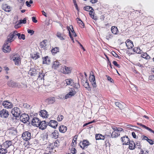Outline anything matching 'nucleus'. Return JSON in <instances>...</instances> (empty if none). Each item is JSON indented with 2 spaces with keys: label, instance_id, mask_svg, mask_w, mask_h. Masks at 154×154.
Masks as SVG:
<instances>
[{
  "label": "nucleus",
  "instance_id": "nucleus-18",
  "mask_svg": "<svg viewBox=\"0 0 154 154\" xmlns=\"http://www.w3.org/2000/svg\"><path fill=\"white\" fill-rule=\"evenodd\" d=\"M70 91L65 95V98L66 99L71 97L76 94V92L73 88H71Z\"/></svg>",
  "mask_w": 154,
  "mask_h": 154
},
{
  "label": "nucleus",
  "instance_id": "nucleus-34",
  "mask_svg": "<svg viewBox=\"0 0 154 154\" xmlns=\"http://www.w3.org/2000/svg\"><path fill=\"white\" fill-rule=\"evenodd\" d=\"M39 53L38 52L32 53L31 54V57L34 60H36L40 57Z\"/></svg>",
  "mask_w": 154,
  "mask_h": 154
},
{
  "label": "nucleus",
  "instance_id": "nucleus-53",
  "mask_svg": "<svg viewBox=\"0 0 154 154\" xmlns=\"http://www.w3.org/2000/svg\"><path fill=\"white\" fill-rule=\"evenodd\" d=\"M59 51V48L58 47H55L51 50V52L52 53L56 54Z\"/></svg>",
  "mask_w": 154,
  "mask_h": 154
},
{
  "label": "nucleus",
  "instance_id": "nucleus-21",
  "mask_svg": "<svg viewBox=\"0 0 154 154\" xmlns=\"http://www.w3.org/2000/svg\"><path fill=\"white\" fill-rule=\"evenodd\" d=\"M66 28L69 31V32L70 33L71 32H72V34H71V35L72 36H73L74 37H76L77 36V35L74 30L72 26L70 25L69 26H67Z\"/></svg>",
  "mask_w": 154,
  "mask_h": 154
},
{
  "label": "nucleus",
  "instance_id": "nucleus-64",
  "mask_svg": "<svg viewBox=\"0 0 154 154\" xmlns=\"http://www.w3.org/2000/svg\"><path fill=\"white\" fill-rule=\"evenodd\" d=\"M148 79L149 80H153L154 81V75H151L149 76Z\"/></svg>",
  "mask_w": 154,
  "mask_h": 154
},
{
  "label": "nucleus",
  "instance_id": "nucleus-11",
  "mask_svg": "<svg viewBox=\"0 0 154 154\" xmlns=\"http://www.w3.org/2000/svg\"><path fill=\"white\" fill-rule=\"evenodd\" d=\"M11 112L14 116L15 117L18 116H20V109L17 107H14L12 109Z\"/></svg>",
  "mask_w": 154,
  "mask_h": 154
},
{
  "label": "nucleus",
  "instance_id": "nucleus-6",
  "mask_svg": "<svg viewBox=\"0 0 154 154\" xmlns=\"http://www.w3.org/2000/svg\"><path fill=\"white\" fill-rule=\"evenodd\" d=\"M90 144L89 142L87 140H83L82 141L80 142L79 145L80 147L82 149L87 148Z\"/></svg>",
  "mask_w": 154,
  "mask_h": 154
},
{
  "label": "nucleus",
  "instance_id": "nucleus-22",
  "mask_svg": "<svg viewBox=\"0 0 154 154\" xmlns=\"http://www.w3.org/2000/svg\"><path fill=\"white\" fill-rule=\"evenodd\" d=\"M2 9L5 11L9 12L11 11L10 6L8 5L7 4H3L2 5Z\"/></svg>",
  "mask_w": 154,
  "mask_h": 154
},
{
  "label": "nucleus",
  "instance_id": "nucleus-13",
  "mask_svg": "<svg viewBox=\"0 0 154 154\" xmlns=\"http://www.w3.org/2000/svg\"><path fill=\"white\" fill-rule=\"evenodd\" d=\"M16 32L15 31H13L11 33H10L8 36V39L5 42H12L13 40V38L15 37V32Z\"/></svg>",
  "mask_w": 154,
  "mask_h": 154
},
{
  "label": "nucleus",
  "instance_id": "nucleus-43",
  "mask_svg": "<svg viewBox=\"0 0 154 154\" xmlns=\"http://www.w3.org/2000/svg\"><path fill=\"white\" fill-rule=\"evenodd\" d=\"M47 136L46 135H43L41 137L40 140L44 144H46L47 140Z\"/></svg>",
  "mask_w": 154,
  "mask_h": 154
},
{
  "label": "nucleus",
  "instance_id": "nucleus-59",
  "mask_svg": "<svg viewBox=\"0 0 154 154\" xmlns=\"http://www.w3.org/2000/svg\"><path fill=\"white\" fill-rule=\"evenodd\" d=\"M33 2L32 0H30L29 2L27 1L26 2V5L29 7L31 6V5L30 4H32Z\"/></svg>",
  "mask_w": 154,
  "mask_h": 154
},
{
  "label": "nucleus",
  "instance_id": "nucleus-9",
  "mask_svg": "<svg viewBox=\"0 0 154 154\" xmlns=\"http://www.w3.org/2000/svg\"><path fill=\"white\" fill-rule=\"evenodd\" d=\"M40 120L37 117H34L31 121V124L33 126L38 127L40 125Z\"/></svg>",
  "mask_w": 154,
  "mask_h": 154
},
{
  "label": "nucleus",
  "instance_id": "nucleus-4",
  "mask_svg": "<svg viewBox=\"0 0 154 154\" xmlns=\"http://www.w3.org/2000/svg\"><path fill=\"white\" fill-rule=\"evenodd\" d=\"M89 80L93 87L96 88L97 85L96 82L95 77L94 75L93 72L92 71L90 72Z\"/></svg>",
  "mask_w": 154,
  "mask_h": 154
},
{
  "label": "nucleus",
  "instance_id": "nucleus-10",
  "mask_svg": "<svg viewBox=\"0 0 154 154\" xmlns=\"http://www.w3.org/2000/svg\"><path fill=\"white\" fill-rule=\"evenodd\" d=\"M8 111L6 109H3L0 111V117L2 118H6L9 116Z\"/></svg>",
  "mask_w": 154,
  "mask_h": 154
},
{
  "label": "nucleus",
  "instance_id": "nucleus-57",
  "mask_svg": "<svg viewBox=\"0 0 154 154\" xmlns=\"http://www.w3.org/2000/svg\"><path fill=\"white\" fill-rule=\"evenodd\" d=\"M69 149L71 152L72 153L75 154L76 153L77 151L75 149V147H72Z\"/></svg>",
  "mask_w": 154,
  "mask_h": 154
},
{
  "label": "nucleus",
  "instance_id": "nucleus-45",
  "mask_svg": "<svg viewBox=\"0 0 154 154\" xmlns=\"http://www.w3.org/2000/svg\"><path fill=\"white\" fill-rule=\"evenodd\" d=\"M79 77L81 80V82H83L84 81H86L87 80L86 77H84L83 73H80Z\"/></svg>",
  "mask_w": 154,
  "mask_h": 154
},
{
  "label": "nucleus",
  "instance_id": "nucleus-48",
  "mask_svg": "<svg viewBox=\"0 0 154 154\" xmlns=\"http://www.w3.org/2000/svg\"><path fill=\"white\" fill-rule=\"evenodd\" d=\"M43 71H42V72H39L38 76V79L39 80H42L43 79L44 80V77L45 76V74L44 73H43Z\"/></svg>",
  "mask_w": 154,
  "mask_h": 154
},
{
  "label": "nucleus",
  "instance_id": "nucleus-8",
  "mask_svg": "<svg viewBox=\"0 0 154 154\" xmlns=\"http://www.w3.org/2000/svg\"><path fill=\"white\" fill-rule=\"evenodd\" d=\"M13 58L15 64L17 66L20 65L21 62L20 55L17 54H15L14 55Z\"/></svg>",
  "mask_w": 154,
  "mask_h": 154
},
{
  "label": "nucleus",
  "instance_id": "nucleus-44",
  "mask_svg": "<svg viewBox=\"0 0 154 154\" xmlns=\"http://www.w3.org/2000/svg\"><path fill=\"white\" fill-rule=\"evenodd\" d=\"M141 56L143 58L146 60H149L151 58L149 55L148 54L146 53H144L142 54L141 55Z\"/></svg>",
  "mask_w": 154,
  "mask_h": 154
},
{
  "label": "nucleus",
  "instance_id": "nucleus-37",
  "mask_svg": "<svg viewBox=\"0 0 154 154\" xmlns=\"http://www.w3.org/2000/svg\"><path fill=\"white\" fill-rule=\"evenodd\" d=\"M8 85L11 87H15L16 86V83L13 81L10 80L8 82Z\"/></svg>",
  "mask_w": 154,
  "mask_h": 154
},
{
  "label": "nucleus",
  "instance_id": "nucleus-51",
  "mask_svg": "<svg viewBox=\"0 0 154 154\" xmlns=\"http://www.w3.org/2000/svg\"><path fill=\"white\" fill-rule=\"evenodd\" d=\"M84 10L87 11H94V10L90 6H86L84 7Z\"/></svg>",
  "mask_w": 154,
  "mask_h": 154
},
{
  "label": "nucleus",
  "instance_id": "nucleus-16",
  "mask_svg": "<svg viewBox=\"0 0 154 154\" xmlns=\"http://www.w3.org/2000/svg\"><path fill=\"white\" fill-rule=\"evenodd\" d=\"M121 140L123 145H127L130 142V140L128 136H125L121 138Z\"/></svg>",
  "mask_w": 154,
  "mask_h": 154
},
{
  "label": "nucleus",
  "instance_id": "nucleus-1",
  "mask_svg": "<svg viewBox=\"0 0 154 154\" xmlns=\"http://www.w3.org/2000/svg\"><path fill=\"white\" fill-rule=\"evenodd\" d=\"M111 128L113 131H111L109 129H107L106 132L108 133L106 135L109 136L110 135L111 137L112 138H116L120 136V133L122 132L123 133L124 132V130L122 128L119 127L112 126Z\"/></svg>",
  "mask_w": 154,
  "mask_h": 154
},
{
  "label": "nucleus",
  "instance_id": "nucleus-15",
  "mask_svg": "<svg viewBox=\"0 0 154 154\" xmlns=\"http://www.w3.org/2000/svg\"><path fill=\"white\" fill-rule=\"evenodd\" d=\"M58 123L55 120H51L48 123V125L55 129L57 127Z\"/></svg>",
  "mask_w": 154,
  "mask_h": 154
},
{
  "label": "nucleus",
  "instance_id": "nucleus-42",
  "mask_svg": "<svg viewBox=\"0 0 154 154\" xmlns=\"http://www.w3.org/2000/svg\"><path fill=\"white\" fill-rule=\"evenodd\" d=\"M8 152V150L5 148L2 147V145L0 146V154H6Z\"/></svg>",
  "mask_w": 154,
  "mask_h": 154
},
{
  "label": "nucleus",
  "instance_id": "nucleus-30",
  "mask_svg": "<svg viewBox=\"0 0 154 154\" xmlns=\"http://www.w3.org/2000/svg\"><path fill=\"white\" fill-rule=\"evenodd\" d=\"M9 133L12 136L15 135L17 134V131L14 128H11L9 130Z\"/></svg>",
  "mask_w": 154,
  "mask_h": 154
},
{
  "label": "nucleus",
  "instance_id": "nucleus-47",
  "mask_svg": "<svg viewBox=\"0 0 154 154\" xmlns=\"http://www.w3.org/2000/svg\"><path fill=\"white\" fill-rule=\"evenodd\" d=\"M134 52L137 54H141L142 52V50H141L138 47L134 48L133 49Z\"/></svg>",
  "mask_w": 154,
  "mask_h": 154
},
{
  "label": "nucleus",
  "instance_id": "nucleus-41",
  "mask_svg": "<svg viewBox=\"0 0 154 154\" xmlns=\"http://www.w3.org/2000/svg\"><path fill=\"white\" fill-rule=\"evenodd\" d=\"M60 65V63L57 60H56L54 61L52 67V68L54 69H57Z\"/></svg>",
  "mask_w": 154,
  "mask_h": 154
},
{
  "label": "nucleus",
  "instance_id": "nucleus-60",
  "mask_svg": "<svg viewBox=\"0 0 154 154\" xmlns=\"http://www.w3.org/2000/svg\"><path fill=\"white\" fill-rule=\"evenodd\" d=\"M78 135H76L74 136L72 139V141L77 143V139L78 138Z\"/></svg>",
  "mask_w": 154,
  "mask_h": 154
},
{
  "label": "nucleus",
  "instance_id": "nucleus-61",
  "mask_svg": "<svg viewBox=\"0 0 154 154\" xmlns=\"http://www.w3.org/2000/svg\"><path fill=\"white\" fill-rule=\"evenodd\" d=\"M72 2H73V3H74V5L75 6L76 9L77 10H79L78 7V6L77 4L76 0H72Z\"/></svg>",
  "mask_w": 154,
  "mask_h": 154
},
{
  "label": "nucleus",
  "instance_id": "nucleus-7",
  "mask_svg": "<svg viewBox=\"0 0 154 154\" xmlns=\"http://www.w3.org/2000/svg\"><path fill=\"white\" fill-rule=\"evenodd\" d=\"M21 137L24 140L28 141L31 138V134L29 131H25L22 134Z\"/></svg>",
  "mask_w": 154,
  "mask_h": 154
},
{
  "label": "nucleus",
  "instance_id": "nucleus-20",
  "mask_svg": "<svg viewBox=\"0 0 154 154\" xmlns=\"http://www.w3.org/2000/svg\"><path fill=\"white\" fill-rule=\"evenodd\" d=\"M48 125V124H47L45 121H40V125L38 127L40 129L44 130L46 128Z\"/></svg>",
  "mask_w": 154,
  "mask_h": 154
},
{
  "label": "nucleus",
  "instance_id": "nucleus-14",
  "mask_svg": "<svg viewBox=\"0 0 154 154\" xmlns=\"http://www.w3.org/2000/svg\"><path fill=\"white\" fill-rule=\"evenodd\" d=\"M61 69L62 70V72L64 74H69L71 72V68L65 66L62 67Z\"/></svg>",
  "mask_w": 154,
  "mask_h": 154
},
{
  "label": "nucleus",
  "instance_id": "nucleus-12",
  "mask_svg": "<svg viewBox=\"0 0 154 154\" xmlns=\"http://www.w3.org/2000/svg\"><path fill=\"white\" fill-rule=\"evenodd\" d=\"M8 43L5 42L3 46L2 50L5 53L9 52L11 51V48L8 45Z\"/></svg>",
  "mask_w": 154,
  "mask_h": 154
},
{
  "label": "nucleus",
  "instance_id": "nucleus-56",
  "mask_svg": "<svg viewBox=\"0 0 154 154\" xmlns=\"http://www.w3.org/2000/svg\"><path fill=\"white\" fill-rule=\"evenodd\" d=\"M63 118V116L62 115H60L58 116L57 118V119L58 121L60 122L61 121Z\"/></svg>",
  "mask_w": 154,
  "mask_h": 154
},
{
  "label": "nucleus",
  "instance_id": "nucleus-62",
  "mask_svg": "<svg viewBox=\"0 0 154 154\" xmlns=\"http://www.w3.org/2000/svg\"><path fill=\"white\" fill-rule=\"evenodd\" d=\"M113 64L117 67L118 68H120L121 67L120 65L118 64L117 62L116 61H114L113 62Z\"/></svg>",
  "mask_w": 154,
  "mask_h": 154
},
{
  "label": "nucleus",
  "instance_id": "nucleus-31",
  "mask_svg": "<svg viewBox=\"0 0 154 154\" xmlns=\"http://www.w3.org/2000/svg\"><path fill=\"white\" fill-rule=\"evenodd\" d=\"M129 145V149L130 150H133L135 148V145L134 141H130L128 143Z\"/></svg>",
  "mask_w": 154,
  "mask_h": 154
},
{
  "label": "nucleus",
  "instance_id": "nucleus-23",
  "mask_svg": "<svg viewBox=\"0 0 154 154\" xmlns=\"http://www.w3.org/2000/svg\"><path fill=\"white\" fill-rule=\"evenodd\" d=\"M20 118L23 122L26 123L28 121L29 116L27 115L23 114L21 116Z\"/></svg>",
  "mask_w": 154,
  "mask_h": 154
},
{
  "label": "nucleus",
  "instance_id": "nucleus-36",
  "mask_svg": "<svg viewBox=\"0 0 154 154\" xmlns=\"http://www.w3.org/2000/svg\"><path fill=\"white\" fill-rule=\"evenodd\" d=\"M59 133L58 131L56 130H54V131L51 134V137L52 138L54 139H57L58 137Z\"/></svg>",
  "mask_w": 154,
  "mask_h": 154
},
{
  "label": "nucleus",
  "instance_id": "nucleus-46",
  "mask_svg": "<svg viewBox=\"0 0 154 154\" xmlns=\"http://www.w3.org/2000/svg\"><path fill=\"white\" fill-rule=\"evenodd\" d=\"M115 104L116 106L118 107L121 109H123L124 108V106L123 105L119 102H115Z\"/></svg>",
  "mask_w": 154,
  "mask_h": 154
},
{
  "label": "nucleus",
  "instance_id": "nucleus-55",
  "mask_svg": "<svg viewBox=\"0 0 154 154\" xmlns=\"http://www.w3.org/2000/svg\"><path fill=\"white\" fill-rule=\"evenodd\" d=\"M135 146H137L139 149H141V146L140 145V142L139 141H137L136 142V144H135Z\"/></svg>",
  "mask_w": 154,
  "mask_h": 154
},
{
  "label": "nucleus",
  "instance_id": "nucleus-52",
  "mask_svg": "<svg viewBox=\"0 0 154 154\" xmlns=\"http://www.w3.org/2000/svg\"><path fill=\"white\" fill-rule=\"evenodd\" d=\"M37 72L36 71V70L35 69H33L32 70H31V72H30V75L31 76H35L36 75L38 74Z\"/></svg>",
  "mask_w": 154,
  "mask_h": 154
},
{
  "label": "nucleus",
  "instance_id": "nucleus-17",
  "mask_svg": "<svg viewBox=\"0 0 154 154\" xmlns=\"http://www.w3.org/2000/svg\"><path fill=\"white\" fill-rule=\"evenodd\" d=\"M12 144V141L7 140L4 142L1 145L2 147H3L6 149H7Z\"/></svg>",
  "mask_w": 154,
  "mask_h": 154
},
{
  "label": "nucleus",
  "instance_id": "nucleus-29",
  "mask_svg": "<svg viewBox=\"0 0 154 154\" xmlns=\"http://www.w3.org/2000/svg\"><path fill=\"white\" fill-rule=\"evenodd\" d=\"M47 40H44L40 43L41 48L43 49H46L47 48Z\"/></svg>",
  "mask_w": 154,
  "mask_h": 154
},
{
  "label": "nucleus",
  "instance_id": "nucleus-2",
  "mask_svg": "<svg viewBox=\"0 0 154 154\" xmlns=\"http://www.w3.org/2000/svg\"><path fill=\"white\" fill-rule=\"evenodd\" d=\"M65 82L66 83L67 85L72 86L75 88L78 89L79 87V84L75 83L73 80L71 79H66L65 80Z\"/></svg>",
  "mask_w": 154,
  "mask_h": 154
},
{
  "label": "nucleus",
  "instance_id": "nucleus-33",
  "mask_svg": "<svg viewBox=\"0 0 154 154\" xmlns=\"http://www.w3.org/2000/svg\"><path fill=\"white\" fill-rule=\"evenodd\" d=\"M57 36L60 40H64L66 37V35L64 34L59 32L57 33Z\"/></svg>",
  "mask_w": 154,
  "mask_h": 154
},
{
  "label": "nucleus",
  "instance_id": "nucleus-24",
  "mask_svg": "<svg viewBox=\"0 0 154 154\" xmlns=\"http://www.w3.org/2000/svg\"><path fill=\"white\" fill-rule=\"evenodd\" d=\"M82 84L86 88H88V91H91V88L90 87L89 83L88 80L86 81H84L81 82Z\"/></svg>",
  "mask_w": 154,
  "mask_h": 154
},
{
  "label": "nucleus",
  "instance_id": "nucleus-39",
  "mask_svg": "<svg viewBox=\"0 0 154 154\" xmlns=\"http://www.w3.org/2000/svg\"><path fill=\"white\" fill-rule=\"evenodd\" d=\"M48 103L49 104L53 103L55 101V98L54 97H52L48 98L47 99Z\"/></svg>",
  "mask_w": 154,
  "mask_h": 154
},
{
  "label": "nucleus",
  "instance_id": "nucleus-27",
  "mask_svg": "<svg viewBox=\"0 0 154 154\" xmlns=\"http://www.w3.org/2000/svg\"><path fill=\"white\" fill-rule=\"evenodd\" d=\"M67 129L66 126L63 125H60L59 127V131L62 133H65L66 132Z\"/></svg>",
  "mask_w": 154,
  "mask_h": 154
},
{
  "label": "nucleus",
  "instance_id": "nucleus-49",
  "mask_svg": "<svg viewBox=\"0 0 154 154\" xmlns=\"http://www.w3.org/2000/svg\"><path fill=\"white\" fill-rule=\"evenodd\" d=\"M94 11H91L89 12V14L90 17L94 20H96L97 19L96 16L94 15Z\"/></svg>",
  "mask_w": 154,
  "mask_h": 154
},
{
  "label": "nucleus",
  "instance_id": "nucleus-19",
  "mask_svg": "<svg viewBox=\"0 0 154 154\" xmlns=\"http://www.w3.org/2000/svg\"><path fill=\"white\" fill-rule=\"evenodd\" d=\"M60 145V142L59 141L57 140L54 143H51L50 144L49 148L53 149L54 148H55L56 147H58Z\"/></svg>",
  "mask_w": 154,
  "mask_h": 154
},
{
  "label": "nucleus",
  "instance_id": "nucleus-54",
  "mask_svg": "<svg viewBox=\"0 0 154 154\" xmlns=\"http://www.w3.org/2000/svg\"><path fill=\"white\" fill-rule=\"evenodd\" d=\"M107 80L110 83L113 84L114 83V81L113 79L109 76L106 75Z\"/></svg>",
  "mask_w": 154,
  "mask_h": 154
},
{
  "label": "nucleus",
  "instance_id": "nucleus-25",
  "mask_svg": "<svg viewBox=\"0 0 154 154\" xmlns=\"http://www.w3.org/2000/svg\"><path fill=\"white\" fill-rule=\"evenodd\" d=\"M42 59L43 64H49L50 63L51 60L50 58L48 56L42 57Z\"/></svg>",
  "mask_w": 154,
  "mask_h": 154
},
{
  "label": "nucleus",
  "instance_id": "nucleus-40",
  "mask_svg": "<svg viewBox=\"0 0 154 154\" xmlns=\"http://www.w3.org/2000/svg\"><path fill=\"white\" fill-rule=\"evenodd\" d=\"M95 138L96 140H104L105 137L100 134H96L95 135Z\"/></svg>",
  "mask_w": 154,
  "mask_h": 154
},
{
  "label": "nucleus",
  "instance_id": "nucleus-58",
  "mask_svg": "<svg viewBox=\"0 0 154 154\" xmlns=\"http://www.w3.org/2000/svg\"><path fill=\"white\" fill-rule=\"evenodd\" d=\"M106 59L108 61V62L107 63V67H110L111 69H112V66L111 62L109 61V58L107 57V56H106Z\"/></svg>",
  "mask_w": 154,
  "mask_h": 154
},
{
  "label": "nucleus",
  "instance_id": "nucleus-3",
  "mask_svg": "<svg viewBox=\"0 0 154 154\" xmlns=\"http://www.w3.org/2000/svg\"><path fill=\"white\" fill-rule=\"evenodd\" d=\"M89 80L93 87L96 88L97 85L96 82L95 77L94 75L93 72L92 71L90 72Z\"/></svg>",
  "mask_w": 154,
  "mask_h": 154
},
{
  "label": "nucleus",
  "instance_id": "nucleus-35",
  "mask_svg": "<svg viewBox=\"0 0 154 154\" xmlns=\"http://www.w3.org/2000/svg\"><path fill=\"white\" fill-rule=\"evenodd\" d=\"M111 31L112 33L114 35H116L119 32V30L117 27L112 26L111 28Z\"/></svg>",
  "mask_w": 154,
  "mask_h": 154
},
{
  "label": "nucleus",
  "instance_id": "nucleus-26",
  "mask_svg": "<svg viewBox=\"0 0 154 154\" xmlns=\"http://www.w3.org/2000/svg\"><path fill=\"white\" fill-rule=\"evenodd\" d=\"M39 115L41 117L45 118H47L48 116L47 111L45 110H41L40 112Z\"/></svg>",
  "mask_w": 154,
  "mask_h": 154
},
{
  "label": "nucleus",
  "instance_id": "nucleus-32",
  "mask_svg": "<svg viewBox=\"0 0 154 154\" xmlns=\"http://www.w3.org/2000/svg\"><path fill=\"white\" fill-rule=\"evenodd\" d=\"M137 124L138 125H140V126H141L142 127L145 128L146 129L148 130L150 132H151V133H152L154 134V131L152 129H151L150 128H149L148 127L146 126L145 125H144L143 124H142L140 123H137Z\"/></svg>",
  "mask_w": 154,
  "mask_h": 154
},
{
  "label": "nucleus",
  "instance_id": "nucleus-63",
  "mask_svg": "<svg viewBox=\"0 0 154 154\" xmlns=\"http://www.w3.org/2000/svg\"><path fill=\"white\" fill-rule=\"evenodd\" d=\"M20 21L19 23L20 24L21 23L25 24L26 23V19L24 18L23 20H20Z\"/></svg>",
  "mask_w": 154,
  "mask_h": 154
},
{
  "label": "nucleus",
  "instance_id": "nucleus-5",
  "mask_svg": "<svg viewBox=\"0 0 154 154\" xmlns=\"http://www.w3.org/2000/svg\"><path fill=\"white\" fill-rule=\"evenodd\" d=\"M2 105L6 109H11L13 105V103L9 100H4L2 103Z\"/></svg>",
  "mask_w": 154,
  "mask_h": 154
},
{
  "label": "nucleus",
  "instance_id": "nucleus-38",
  "mask_svg": "<svg viewBox=\"0 0 154 154\" xmlns=\"http://www.w3.org/2000/svg\"><path fill=\"white\" fill-rule=\"evenodd\" d=\"M76 20L79 26L82 28H83L84 27V24L81 20L79 18H77Z\"/></svg>",
  "mask_w": 154,
  "mask_h": 154
},
{
  "label": "nucleus",
  "instance_id": "nucleus-50",
  "mask_svg": "<svg viewBox=\"0 0 154 154\" xmlns=\"http://www.w3.org/2000/svg\"><path fill=\"white\" fill-rule=\"evenodd\" d=\"M17 1L18 5L20 6V9H21L22 8V7L23 6L24 4L25 0H17Z\"/></svg>",
  "mask_w": 154,
  "mask_h": 154
},
{
  "label": "nucleus",
  "instance_id": "nucleus-28",
  "mask_svg": "<svg viewBox=\"0 0 154 154\" xmlns=\"http://www.w3.org/2000/svg\"><path fill=\"white\" fill-rule=\"evenodd\" d=\"M125 43L127 47L129 49L132 48L134 46L133 42L129 39L127 40Z\"/></svg>",
  "mask_w": 154,
  "mask_h": 154
}]
</instances>
